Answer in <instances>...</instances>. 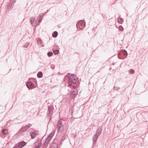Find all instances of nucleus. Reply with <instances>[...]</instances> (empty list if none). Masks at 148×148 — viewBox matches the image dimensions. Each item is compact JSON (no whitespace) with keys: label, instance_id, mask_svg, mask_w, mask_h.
<instances>
[{"label":"nucleus","instance_id":"obj_2","mask_svg":"<svg viewBox=\"0 0 148 148\" xmlns=\"http://www.w3.org/2000/svg\"><path fill=\"white\" fill-rule=\"evenodd\" d=\"M128 55L127 53L125 50H121L118 53V58L121 59H123L126 58Z\"/></svg>","mask_w":148,"mask_h":148},{"label":"nucleus","instance_id":"obj_14","mask_svg":"<svg viewBox=\"0 0 148 148\" xmlns=\"http://www.w3.org/2000/svg\"><path fill=\"white\" fill-rule=\"evenodd\" d=\"M98 136L97 135V134H95L93 137V145H92V146L93 145L94 143H95L97 140V138H98Z\"/></svg>","mask_w":148,"mask_h":148},{"label":"nucleus","instance_id":"obj_31","mask_svg":"<svg viewBox=\"0 0 148 148\" xmlns=\"http://www.w3.org/2000/svg\"><path fill=\"white\" fill-rule=\"evenodd\" d=\"M134 72V71L133 69H130L129 70V72L132 74H133Z\"/></svg>","mask_w":148,"mask_h":148},{"label":"nucleus","instance_id":"obj_8","mask_svg":"<svg viewBox=\"0 0 148 148\" xmlns=\"http://www.w3.org/2000/svg\"><path fill=\"white\" fill-rule=\"evenodd\" d=\"M26 86L29 89H32L34 88V84L31 81H28L26 83Z\"/></svg>","mask_w":148,"mask_h":148},{"label":"nucleus","instance_id":"obj_22","mask_svg":"<svg viewBox=\"0 0 148 148\" xmlns=\"http://www.w3.org/2000/svg\"><path fill=\"white\" fill-rule=\"evenodd\" d=\"M35 20V18L34 17H31L30 19V21L31 24L33 23Z\"/></svg>","mask_w":148,"mask_h":148},{"label":"nucleus","instance_id":"obj_29","mask_svg":"<svg viewBox=\"0 0 148 148\" xmlns=\"http://www.w3.org/2000/svg\"><path fill=\"white\" fill-rule=\"evenodd\" d=\"M113 88L114 90H116V91H118L119 90V89H120V88L119 87H115L114 86Z\"/></svg>","mask_w":148,"mask_h":148},{"label":"nucleus","instance_id":"obj_7","mask_svg":"<svg viewBox=\"0 0 148 148\" xmlns=\"http://www.w3.org/2000/svg\"><path fill=\"white\" fill-rule=\"evenodd\" d=\"M44 16V14L43 13H41L38 15L37 18V20L38 21V22L37 23V25H38L41 22Z\"/></svg>","mask_w":148,"mask_h":148},{"label":"nucleus","instance_id":"obj_35","mask_svg":"<svg viewBox=\"0 0 148 148\" xmlns=\"http://www.w3.org/2000/svg\"><path fill=\"white\" fill-rule=\"evenodd\" d=\"M28 125H29V126H31L32 125V124L30 123H29Z\"/></svg>","mask_w":148,"mask_h":148},{"label":"nucleus","instance_id":"obj_21","mask_svg":"<svg viewBox=\"0 0 148 148\" xmlns=\"http://www.w3.org/2000/svg\"><path fill=\"white\" fill-rule=\"evenodd\" d=\"M118 23L120 24H122L123 22V20L122 18H119L117 20Z\"/></svg>","mask_w":148,"mask_h":148},{"label":"nucleus","instance_id":"obj_1","mask_svg":"<svg viewBox=\"0 0 148 148\" xmlns=\"http://www.w3.org/2000/svg\"><path fill=\"white\" fill-rule=\"evenodd\" d=\"M77 76L75 74L69 73L65 76L64 79L67 80L68 86L73 89L77 86Z\"/></svg>","mask_w":148,"mask_h":148},{"label":"nucleus","instance_id":"obj_5","mask_svg":"<svg viewBox=\"0 0 148 148\" xmlns=\"http://www.w3.org/2000/svg\"><path fill=\"white\" fill-rule=\"evenodd\" d=\"M26 131H27L25 130V129L24 127H22L20 128L19 130L16 133V135L18 136H20L21 135L24 136V135L26 134H27V133H25L26 132Z\"/></svg>","mask_w":148,"mask_h":148},{"label":"nucleus","instance_id":"obj_3","mask_svg":"<svg viewBox=\"0 0 148 148\" xmlns=\"http://www.w3.org/2000/svg\"><path fill=\"white\" fill-rule=\"evenodd\" d=\"M76 26L78 29H82L86 26V22L83 20L78 21L76 24Z\"/></svg>","mask_w":148,"mask_h":148},{"label":"nucleus","instance_id":"obj_13","mask_svg":"<svg viewBox=\"0 0 148 148\" xmlns=\"http://www.w3.org/2000/svg\"><path fill=\"white\" fill-rule=\"evenodd\" d=\"M29 135L31 136V138L33 139L35 137L37 134L34 132H30Z\"/></svg>","mask_w":148,"mask_h":148},{"label":"nucleus","instance_id":"obj_24","mask_svg":"<svg viewBox=\"0 0 148 148\" xmlns=\"http://www.w3.org/2000/svg\"><path fill=\"white\" fill-rule=\"evenodd\" d=\"M31 127V126H29V125H26L24 126H23V127L27 131L28 129H29L30 127Z\"/></svg>","mask_w":148,"mask_h":148},{"label":"nucleus","instance_id":"obj_16","mask_svg":"<svg viewBox=\"0 0 148 148\" xmlns=\"http://www.w3.org/2000/svg\"><path fill=\"white\" fill-rule=\"evenodd\" d=\"M53 114V111L48 112L47 116L49 117V120L50 121L51 118V116Z\"/></svg>","mask_w":148,"mask_h":148},{"label":"nucleus","instance_id":"obj_26","mask_svg":"<svg viewBox=\"0 0 148 148\" xmlns=\"http://www.w3.org/2000/svg\"><path fill=\"white\" fill-rule=\"evenodd\" d=\"M47 55L49 57H50L53 55V53L52 52H49L47 53Z\"/></svg>","mask_w":148,"mask_h":148},{"label":"nucleus","instance_id":"obj_32","mask_svg":"<svg viewBox=\"0 0 148 148\" xmlns=\"http://www.w3.org/2000/svg\"><path fill=\"white\" fill-rule=\"evenodd\" d=\"M16 0H10V2L12 3H16Z\"/></svg>","mask_w":148,"mask_h":148},{"label":"nucleus","instance_id":"obj_18","mask_svg":"<svg viewBox=\"0 0 148 148\" xmlns=\"http://www.w3.org/2000/svg\"><path fill=\"white\" fill-rule=\"evenodd\" d=\"M58 33L57 31L53 32L52 34V37L53 38H56L58 36Z\"/></svg>","mask_w":148,"mask_h":148},{"label":"nucleus","instance_id":"obj_12","mask_svg":"<svg viewBox=\"0 0 148 148\" xmlns=\"http://www.w3.org/2000/svg\"><path fill=\"white\" fill-rule=\"evenodd\" d=\"M102 130V128L101 127H99L96 130L95 134H97V135L99 136L101 133Z\"/></svg>","mask_w":148,"mask_h":148},{"label":"nucleus","instance_id":"obj_30","mask_svg":"<svg viewBox=\"0 0 148 148\" xmlns=\"http://www.w3.org/2000/svg\"><path fill=\"white\" fill-rule=\"evenodd\" d=\"M119 29L121 31H123V27L121 25H120L119 26Z\"/></svg>","mask_w":148,"mask_h":148},{"label":"nucleus","instance_id":"obj_34","mask_svg":"<svg viewBox=\"0 0 148 148\" xmlns=\"http://www.w3.org/2000/svg\"><path fill=\"white\" fill-rule=\"evenodd\" d=\"M49 9L47 10V12H45V14L46 13H47L48 12V11H49Z\"/></svg>","mask_w":148,"mask_h":148},{"label":"nucleus","instance_id":"obj_19","mask_svg":"<svg viewBox=\"0 0 148 148\" xmlns=\"http://www.w3.org/2000/svg\"><path fill=\"white\" fill-rule=\"evenodd\" d=\"M8 130L7 129H4L2 130V133L4 134H7L8 133Z\"/></svg>","mask_w":148,"mask_h":148},{"label":"nucleus","instance_id":"obj_17","mask_svg":"<svg viewBox=\"0 0 148 148\" xmlns=\"http://www.w3.org/2000/svg\"><path fill=\"white\" fill-rule=\"evenodd\" d=\"M43 74L42 72L41 71L39 72L37 74V76L39 78H41L42 77Z\"/></svg>","mask_w":148,"mask_h":148},{"label":"nucleus","instance_id":"obj_36","mask_svg":"<svg viewBox=\"0 0 148 148\" xmlns=\"http://www.w3.org/2000/svg\"><path fill=\"white\" fill-rule=\"evenodd\" d=\"M114 63H112V65H114Z\"/></svg>","mask_w":148,"mask_h":148},{"label":"nucleus","instance_id":"obj_23","mask_svg":"<svg viewBox=\"0 0 148 148\" xmlns=\"http://www.w3.org/2000/svg\"><path fill=\"white\" fill-rule=\"evenodd\" d=\"M42 145V142H40L38 143V145H36V146L35 147V148H40V147Z\"/></svg>","mask_w":148,"mask_h":148},{"label":"nucleus","instance_id":"obj_9","mask_svg":"<svg viewBox=\"0 0 148 148\" xmlns=\"http://www.w3.org/2000/svg\"><path fill=\"white\" fill-rule=\"evenodd\" d=\"M14 5V4L13 3H11L10 2V3H8L7 5V8L6 9V11H8L12 10V9L13 8Z\"/></svg>","mask_w":148,"mask_h":148},{"label":"nucleus","instance_id":"obj_25","mask_svg":"<svg viewBox=\"0 0 148 148\" xmlns=\"http://www.w3.org/2000/svg\"><path fill=\"white\" fill-rule=\"evenodd\" d=\"M67 136L66 135V134H64L62 136V140H64L66 138H67Z\"/></svg>","mask_w":148,"mask_h":148},{"label":"nucleus","instance_id":"obj_20","mask_svg":"<svg viewBox=\"0 0 148 148\" xmlns=\"http://www.w3.org/2000/svg\"><path fill=\"white\" fill-rule=\"evenodd\" d=\"M53 106H49L48 109V112L53 111Z\"/></svg>","mask_w":148,"mask_h":148},{"label":"nucleus","instance_id":"obj_4","mask_svg":"<svg viewBox=\"0 0 148 148\" xmlns=\"http://www.w3.org/2000/svg\"><path fill=\"white\" fill-rule=\"evenodd\" d=\"M27 143L24 141H21L16 144L13 148H21L25 146Z\"/></svg>","mask_w":148,"mask_h":148},{"label":"nucleus","instance_id":"obj_28","mask_svg":"<svg viewBox=\"0 0 148 148\" xmlns=\"http://www.w3.org/2000/svg\"><path fill=\"white\" fill-rule=\"evenodd\" d=\"M59 51L58 50L56 49L53 51V53L55 55L58 54L59 53Z\"/></svg>","mask_w":148,"mask_h":148},{"label":"nucleus","instance_id":"obj_10","mask_svg":"<svg viewBox=\"0 0 148 148\" xmlns=\"http://www.w3.org/2000/svg\"><path fill=\"white\" fill-rule=\"evenodd\" d=\"M50 141V140L46 139L43 144V146L47 148V146H48L49 143Z\"/></svg>","mask_w":148,"mask_h":148},{"label":"nucleus","instance_id":"obj_11","mask_svg":"<svg viewBox=\"0 0 148 148\" xmlns=\"http://www.w3.org/2000/svg\"><path fill=\"white\" fill-rule=\"evenodd\" d=\"M54 134V132L53 131H52L48 135L47 138L46 139H47V140H48L51 141V138L53 137Z\"/></svg>","mask_w":148,"mask_h":148},{"label":"nucleus","instance_id":"obj_33","mask_svg":"<svg viewBox=\"0 0 148 148\" xmlns=\"http://www.w3.org/2000/svg\"><path fill=\"white\" fill-rule=\"evenodd\" d=\"M73 110H71V115H72V114L73 113Z\"/></svg>","mask_w":148,"mask_h":148},{"label":"nucleus","instance_id":"obj_6","mask_svg":"<svg viewBox=\"0 0 148 148\" xmlns=\"http://www.w3.org/2000/svg\"><path fill=\"white\" fill-rule=\"evenodd\" d=\"M58 128L59 131H62L64 127V124L62 123V120L61 119H59L58 121Z\"/></svg>","mask_w":148,"mask_h":148},{"label":"nucleus","instance_id":"obj_15","mask_svg":"<svg viewBox=\"0 0 148 148\" xmlns=\"http://www.w3.org/2000/svg\"><path fill=\"white\" fill-rule=\"evenodd\" d=\"M76 93L75 91L73 90V91L71 94V97L72 98H74L76 96Z\"/></svg>","mask_w":148,"mask_h":148},{"label":"nucleus","instance_id":"obj_27","mask_svg":"<svg viewBox=\"0 0 148 148\" xmlns=\"http://www.w3.org/2000/svg\"><path fill=\"white\" fill-rule=\"evenodd\" d=\"M29 42H26L23 46V47L27 48L29 45Z\"/></svg>","mask_w":148,"mask_h":148}]
</instances>
